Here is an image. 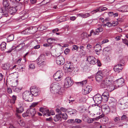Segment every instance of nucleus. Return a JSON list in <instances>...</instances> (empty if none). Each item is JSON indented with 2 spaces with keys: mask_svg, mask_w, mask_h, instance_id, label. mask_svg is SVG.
I'll list each match as a JSON object with an SVG mask.
<instances>
[{
  "mask_svg": "<svg viewBox=\"0 0 128 128\" xmlns=\"http://www.w3.org/2000/svg\"><path fill=\"white\" fill-rule=\"evenodd\" d=\"M97 64L98 66H100L101 65V63L100 60H97Z\"/></svg>",
  "mask_w": 128,
  "mask_h": 128,
  "instance_id": "nucleus-64",
  "label": "nucleus"
},
{
  "mask_svg": "<svg viewBox=\"0 0 128 128\" xmlns=\"http://www.w3.org/2000/svg\"><path fill=\"white\" fill-rule=\"evenodd\" d=\"M111 111L112 113H115L116 112V108L115 106H112L110 108Z\"/></svg>",
  "mask_w": 128,
  "mask_h": 128,
  "instance_id": "nucleus-38",
  "label": "nucleus"
},
{
  "mask_svg": "<svg viewBox=\"0 0 128 128\" xmlns=\"http://www.w3.org/2000/svg\"><path fill=\"white\" fill-rule=\"evenodd\" d=\"M2 4L3 7L6 10H8L10 7V4L9 2L7 0H3Z\"/></svg>",
  "mask_w": 128,
  "mask_h": 128,
  "instance_id": "nucleus-22",
  "label": "nucleus"
},
{
  "mask_svg": "<svg viewBox=\"0 0 128 128\" xmlns=\"http://www.w3.org/2000/svg\"><path fill=\"white\" fill-rule=\"evenodd\" d=\"M122 8L124 10V12H128V6H122Z\"/></svg>",
  "mask_w": 128,
  "mask_h": 128,
  "instance_id": "nucleus-45",
  "label": "nucleus"
},
{
  "mask_svg": "<svg viewBox=\"0 0 128 128\" xmlns=\"http://www.w3.org/2000/svg\"><path fill=\"white\" fill-rule=\"evenodd\" d=\"M22 98L26 101L32 102L33 100V96L30 91H26L22 94Z\"/></svg>",
  "mask_w": 128,
  "mask_h": 128,
  "instance_id": "nucleus-6",
  "label": "nucleus"
},
{
  "mask_svg": "<svg viewBox=\"0 0 128 128\" xmlns=\"http://www.w3.org/2000/svg\"><path fill=\"white\" fill-rule=\"evenodd\" d=\"M74 119H71L68 120L67 121V122L69 123H74Z\"/></svg>",
  "mask_w": 128,
  "mask_h": 128,
  "instance_id": "nucleus-60",
  "label": "nucleus"
},
{
  "mask_svg": "<svg viewBox=\"0 0 128 128\" xmlns=\"http://www.w3.org/2000/svg\"><path fill=\"white\" fill-rule=\"evenodd\" d=\"M8 16V11L7 10H3L1 8H0V19L2 18H6Z\"/></svg>",
  "mask_w": 128,
  "mask_h": 128,
  "instance_id": "nucleus-17",
  "label": "nucleus"
},
{
  "mask_svg": "<svg viewBox=\"0 0 128 128\" xmlns=\"http://www.w3.org/2000/svg\"><path fill=\"white\" fill-rule=\"evenodd\" d=\"M24 107L22 106H21L18 108H16V112H17L19 113H21L24 111Z\"/></svg>",
  "mask_w": 128,
  "mask_h": 128,
  "instance_id": "nucleus-31",
  "label": "nucleus"
},
{
  "mask_svg": "<svg viewBox=\"0 0 128 128\" xmlns=\"http://www.w3.org/2000/svg\"><path fill=\"white\" fill-rule=\"evenodd\" d=\"M14 38V35L13 34H10L8 36L7 39L8 42H10L12 41Z\"/></svg>",
  "mask_w": 128,
  "mask_h": 128,
  "instance_id": "nucleus-32",
  "label": "nucleus"
},
{
  "mask_svg": "<svg viewBox=\"0 0 128 128\" xmlns=\"http://www.w3.org/2000/svg\"><path fill=\"white\" fill-rule=\"evenodd\" d=\"M94 50L96 54L102 50V47L99 44H96L94 47Z\"/></svg>",
  "mask_w": 128,
  "mask_h": 128,
  "instance_id": "nucleus-24",
  "label": "nucleus"
},
{
  "mask_svg": "<svg viewBox=\"0 0 128 128\" xmlns=\"http://www.w3.org/2000/svg\"><path fill=\"white\" fill-rule=\"evenodd\" d=\"M58 114L56 115L54 118V120L55 122H57L59 120L61 121L62 119L61 117Z\"/></svg>",
  "mask_w": 128,
  "mask_h": 128,
  "instance_id": "nucleus-28",
  "label": "nucleus"
},
{
  "mask_svg": "<svg viewBox=\"0 0 128 128\" xmlns=\"http://www.w3.org/2000/svg\"><path fill=\"white\" fill-rule=\"evenodd\" d=\"M30 90L32 96H38L40 92V89L34 86H31Z\"/></svg>",
  "mask_w": 128,
  "mask_h": 128,
  "instance_id": "nucleus-7",
  "label": "nucleus"
},
{
  "mask_svg": "<svg viewBox=\"0 0 128 128\" xmlns=\"http://www.w3.org/2000/svg\"><path fill=\"white\" fill-rule=\"evenodd\" d=\"M50 90L51 92L55 94L61 95L63 94V92L61 87L56 83L52 84L50 86Z\"/></svg>",
  "mask_w": 128,
  "mask_h": 128,
  "instance_id": "nucleus-2",
  "label": "nucleus"
},
{
  "mask_svg": "<svg viewBox=\"0 0 128 128\" xmlns=\"http://www.w3.org/2000/svg\"><path fill=\"white\" fill-rule=\"evenodd\" d=\"M124 80L122 78H120L116 80L115 82L116 86L118 87H120L124 84Z\"/></svg>",
  "mask_w": 128,
  "mask_h": 128,
  "instance_id": "nucleus-14",
  "label": "nucleus"
},
{
  "mask_svg": "<svg viewBox=\"0 0 128 128\" xmlns=\"http://www.w3.org/2000/svg\"><path fill=\"white\" fill-rule=\"evenodd\" d=\"M38 102H33L32 104L30 107L34 108L38 104Z\"/></svg>",
  "mask_w": 128,
  "mask_h": 128,
  "instance_id": "nucleus-51",
  "label": "nucleus"
},
{
  "mask_svg": "<svg viewBox=\"0 0 128 128\" xmlns=\"http://www.w3.org/2000/svg\"><path fill=\"white\" fill-rule=\"evenodd\" d=\"M112 24L113 26H115L117 25H118V22L116 21H113L112 22Z\"/></svg>",
  "mask_w": 128,
  "mask_h": 128,
  "instance_id": "nucleus-50",
  "label": "nucleus"
},
{
  "mask_svg": "<svg viewBox=\"0 0 128 128\" xmlns=\"http://www.w3.org/2000/svg\"><path fill=\"white\" fill-rule=\"evenodd\" d=\"M19 7H20V6H16L15 7H10L8 10L11 14H13L14 13L16 12Z\"/></svg>",
  "mask_w": 128,
  "mask_h": 128,
  "instance_id": "nucleus-20",
  "label": "nucleus"
},
{
  "mask_svg": "<svg viewBox=\"0 0 128 128\" xmlns=\"http://www.w3.org/2000/svg\"><path fill=\"white\" fill-rule=\"evenodd\" d=\"M43 46H44L46 47H48V46H51L52 45L50 44V43H45L43 45Z\"/></svg>",
  "mask_w": 128,
  "mask_h": 128,
  "instance_id": "nucleus-57",
  "label": "nucleus"
},
{
  "mask_svg": "<svg viewBox=\"0 0 128 128\" xmlns=\"http://www.w3.org/2000/svg\"><path fill=\"white\" fill-rule=\"evenodd\" d=\"M103 30V28L101 27H100L96 29L95 31L96 32L98 33L102 32Z\"/></svg>",
  "mask_w": 128,
  "mask_h": 128,
  "instance_id": "nucleus-37",
  "label": "nucleus"
},
{
  "mask_svg": "<svg viewBox=\"0 0 128 128\" xmlns=\"http://www.w3.org/2000/svg\"><path fill=\"white\" fill-rule=\"evenodd\" d=\"M63 73L60 71L57 72L54 75V79L57 81L60 80L62 78Z\"/></svg>",
  "mask_w": 128,
  "mask_h": 128,
  "instance_id": "nucleus-11",
  "label": "nucleus"
},
{
  "mask_svg": "<svg viewBox=\"0 0 128 128\" xmlns=\"http://www.w3.org/2000/svg\"><path fill=\"white\" fill-rule=\"evenodd\" d=\"M25 46L24 43H20L18 46L15 47V50L16 51H19L22 49V48Z\"/></svg>",
  "mask_w": 128,
  "mask_h": 128,
  "instance_id": "nucleus-25",
  "label": "nucleus"
},
{
  "mask_svg": "<svg viewBox=\"0 0 128 128\" xmlns=\"http://www.w3.org/2000/svg\"><path fill=\"white\" fill-rule=\"evenodd\" d=\"M86 60L91 64H94L97 62V60L95 58L92 56H88Z\"/></svg>",
  "mask_w": 128,
  "mask_h": 128,
  "instance_id": "nucleus-16",
  "label": "nucleus"
},
{
  "mask_svg": "<svg viewBox=\"0 0 128 128\" xmlns=\"http://www.w3.org/2000/svg\"><path fill=\"white\" fill-rule=\"evenodd\" d=\"M127 117L126 115H123L121 117V120L124 121L127 119Z\"/></svg>",
  "mask_w": 128,
  "mask_h": 128,
  "instance_id": "nucleus-43",
  "label": "nucleus"
},
{
  "mask_svg": "<svg viewBox=\"0 0 128 128\" xmlns=\"http://www.w3.org/2000/svg\"><path fill=\"white\" fill-rule=\"evenodd\" d=\"M22 116L24 118H25L27 116H30L28 112H27V110L26 112L22 114Z\"/></svg>",
  "mask_w": 128,
  "mask_h": 128,
  "instance_id": "nucleus-44",
  "label": "nucleus"
},
{
  "mask_svg": "<svg viewBox=\"0 0 128 128\" xmlns=\"http://www.w3.org/2000/svg\"><path fill=\"white\" fill-rule=\"evenodd\" d=\"M109 41V40L108 39H105V40H104L102 41V44H104L105 43L108 42Z\"/></svg>",
  "mask_w": 128,
  "mask_h": 128,
  "instance_id": "nucleus-61",
  "label": "nucleus"
},
{
  "mask_svg": "<svg viewBox=\"0 0 128 128\" xmlns=\"http://www.w3.org/2000/svg\"><path fill=\"white\" fill-rule=\"evenodd\" d=\"M87 82V81L86 80L83 81L81 82H78V83L79 84L81 85V86H83Z\"/></svg>",
  "mask_w": 128,
  "mask_h": 128,
  "instance_id": "nucleus-36",
  "label": "nucleus"
},
{
  "mask_svg": "<svg viewBox=\"0 0 128 128\" xmlns=\"http://www.w3.org/2000/svg\"><path fill=\"white\" fill-rule=\"evenodd\" d=\"M74 123H80L82 122V120L80 119H76L74 120Z\"/></svg>",
  "mask_w": 128,
  "mask_h": 128,
  "instance_id": "nucleus-53",
  "label": "nucleus"
},
{
  "mask_svg": "<svg viewBox=\"0 0 128 128\" xmlns=\"http://www.w3.org/2000/svg\"><path fill=\"white\" fill-rule=\"evenodd\" d=\"M56 111L58 113V114L60 115H62V112L61 110H60L58 108H57L56 110Z\"/></svg>",
  "mask_w": 128,
  "mask_h": 128,
  "instance_id": "nucleus-54",
  "label": "nucleus"
},
{
  "mask_svg": "<svg viewBox=\"0 0 128 128\" xmlns=\"http://www.w3.org/2000/svg\"><path fill=\"white\" fill-rule=\"evenodd\" d=\"M74 82L71 79L70 77H66L64 80V86L66 88H68L71 86L73 84Z\"/></svg>",
  "mask_w": 128,
  "mask_h": 128,
  "instance_id": "nucleus-10",
  "label": "nucleus"
},
{
  "mask_svg": "<svg viewBox=\"0 0 128 128\" xmlns=\"http://www.w3.org/2000/svg\"><path fill=\"white\" fill-rule=\"evenodd\" d=\"M107 26L109 27H111L112 26H113L112 25V23H111L110 22H108L106 23Z\"/></svg>",
  "mask_w": 128,
  "mask_h": 128,
  "instance_id": "nucleus-58",
  "label": "nucleus"
},
{
  "mask_svg": "<svg viewBox=\"0 0 128 128\" xmlns=\"http://www.w3.org/2000/svg\"><path fill=\"white\" fill-rule=\"evenodd\" d=\"M78 16L83 17V18H86L90 16V14L88 13L86 14H77Z\"/></svg>",
  "mask_w": 128,
  "mask_h": 128,
  "instance_id": "nucleus-26",
  "label": "nucleus"
},
{
  "mask_svg": "<svg viewBox=\"0 0 128 128\" xmlns=\"http://www.w3.org/2000/svg\"><path fill=\"white\" fill-rule=\"evenodd\" d=\"M15 48L14 46H12L11 48L8 51L6 52V53H10L13 50H15Z\"/></svg>",
  "mask_w": 128,
  "mask_h": 128,
  "instance_id": "nucleus-42",
  "label": "nucleus"
},
{
  "mask_svg": "<svg viewBox=\"0 0 128 128\" xmlns=\"http://www.w3.org/2000/svg\"><path fill=\"white\" fill-rule=\"evenodd\" d=\"M104 114L102 113V114L100 115L99 116L96 117V118H92V122H94L96 121H98L99 119L104 117Z\"/></svg>",
  "mask_w": 128,
  "mask_h": 128,
  "instance_id": "nucleus-30",
  "label": "nucleus"
},
{
  "mask_svg": "<svg viewBox=\"0 0 128 128\" xmlns=\"http://www.w3.org/2000/svg\"><path fill=\"white\" fill-rule=\"evenodd\" d=\"M10 67L9 64H5L2 65V68L3 69L5 70H6L9 69Z\"/></svg>",
  "mask_w": 128,
  "mask_h": 128,
  "instance_id": "nucleus-33",
  "label": "nucleus"
},
{
  "mask_svg": "<svg viewBox=\"0 0 128 128\" xmlns=\"http://www.w3.org/2000/svg\"><path fill=\"white\" fill-rule=\"evenodd\" d=\"M102 9V7H101L98 8L97 9L94 10L93 11V12L94 13H96L98 12H102L104 11Z\"/></svg>",
  "mask_w": 128,
  "mask_h": 128,
  "instance_id": "nucleus-35",
  "label": "nucleus"
},
{
  "mask_svg": "<svg viewBox=\"0 0 128 128\" xmlns=\"http://www.w3.org/2000/svg\"><path fill=\"white\" fill-rule=\"evenodd\" d=\"M127 98V96L124 97L120 100L118 102V106L120 110H123L126 108L125 103H126Z\"/></svg>",
  "mask_w": 128,
  "mask_h": 128,
  "instance_id": "nucleus-9",
  "label": "nucleus"
},
{
  "mask_svg": "<svg viewBox=\"0 0 128 128\" xmlns=\"http://www.w3.org/2000/svg\"><path fill=\"white\" fill-rule=\"evenodd\" d=\"M27 112H28L29 116L30 115L32 116H34L36 114L34 108H30L28 109L27 110Z\"/></svg>",
  "mask_w": 128,
  "mask_h": 128,
  "instance_id": "nucleus-23",
  "label": "nucleus"
},
{
  "mask_svg": "<svg viewBox=\"0 0 128 128\" xmlns=\"http://www.w3.org/2000/svg\"><path fill=\"white\" fill-rule=\"evenodd\" d=\"M70 49L68 48H66L64 51V53L65 54H67L70 52Z\"/></svg>",
  "mask_w": 128,
  "mask_h": 128,
  "instance_id": "nucleus-56",
  "label": "nucleus"
},
{
  "mask_svg": "<svg viewBox=\"0 0 128 128\" xmlns=\"http://www.w3.org/2000/svg\"><path fill=\"white\" fill-rule=\"evenodd\" d=\"M20 70L22 69V71L25 68V66L23 64H21L20 66Z\"/></svg>",
  "mask_w": 128,
  "mask_h": 128,
  "instance_id": "nucleus-48",
  "label": "nucleus"
},
{
  "mask_svg": "<svg viewBox=\"0 0 128 128\" xmlns=\"http://www.w3.org/2000/svg\"><path fill=\"white\" fill-rule=\"evenodd\" d=\"M40 111L41 112H44V116H50L51 115H53L54 114V111L53 110H49L46 109L43 107L40 108Z\"/></svg>",
  "mask_w": 128,
  "mask_h": 128,
  "instance_id": "nucleus-8",
  "label": "nucleus"
},
{
  "mask_svg": "<svg viewBox=\"0 0 128 128\" xmlns=\"http://www.w3.org/2000/svg\"><path fill=\"white\" fill-rule=\"evenodd\" d=\"M124 64H118L115 66L114 68V71L116 72H119L122 71L123 68V66Z\"/></svg>",
  "mask_w": 128,
  "mask_h": 128,
  "instance_id": "nucleus-13",
  "label": "nucleus"
},
{
  "mask_svg": "<svg viewBox=\"0 0 128 128\" xmlns=\"http://www.w3.org/2000/svg\"><path fill=\"white\" fill-rule=\"evenodd\" d=\"M62 118L64 120H66L68 118V116L66 113L62 114Z\"/></svg>",
  "mask_w": 128,
  "mask_h": 128,
  "instance_id": "nucleus-40",
  "label": "nucleus"
},
{
  "mask_svg": "<svg viewBox=\"0 0 128 128\" xmlns=\"http://www.w3.org/2000/svg\"><path fill=\"white\" fill-rule=\"evenodd\" d=\"M78 46L76 45H74L72 46V50H76V51H78Z\"/></svg>",
  "mask_w": 128,
  "mask_h": 128,
  "instance_id": "nucleus-39",
  "label": "nucleus"
},
{
  "mask_svg": "<svg viewBox=\"0 0 128 128\" xmlns=\"http://www.w3.org/2000/svg\"><path fill=\"white\" fill-rule=\"evenodd\" d=\"M106 73L100 70L95 75V79L96 82H99L104 80L107 76Z\"/></svg>",
  "mask_w": 128,
  "mask_h": 128,
  "instance_id": "nucleus-5",
  "label": "nucleus"
},
{
  "mask_svg": "<svg viewBox=\"0 0 128 128\" xmlns=\"http://www.w3.org/2000/svg\"><path fill=\"white\" fill-rule=\"evenodd\" d=\"M13 87L12 88L13 91L15 92H20V90L22 89V87H16V86H12Z\"/></svg>",
  "mask_w": 128,
  "mask_h": 128,
  "instance_id": "nucleus-27",
  "label": "nucleus"
},
{
  "mask_svg": "<svg viewBox=\"0 0 128 128\" xmlns=\"http://www.w3.org/2000/svg\"><path fill=\"white\" fill-rule=\"evenodd\" d=\"M123 42L128 46V41L126 39H122Z\"/></svg>",
  "mask_w": 128,
  "mask_h": 128,
  "instance_id": "nucleus-47",
  "label": "nucleus"
},
{
  "mask_svg": "<svg viewBox=\"0 0 128 128\" xmlns=\"http://www.w3.org/2000/svg\"><path fill=\"white\" fill-rule=\"evenodd\" d=\"M112 78V76H107L105 80L102 82L100 85L101 87L102 88H106L110 91L114 90V88L113 86Z\"/></svg>",
  "mask_w": 128,
  "mask_h": 128,
  "instance_id": "nucleus-1",
  "label": "nucleus"
},
{
  "mask_svg": "<svg viewBox=\"0 0 128 128\" xmlns=\"http://www.w3.org/2000/svg\"><path fill=\"white\" fill-rule=\"evenodd\" d=\"M101 108L102 110L106 114L110 112V108L108 105L106 104H104L102 106Z\"/></svg>",
  "mask_w": 128,
  "mask_h": 128,
  "instance_id": "nucleus-19",
  "label": "nucleus"
},
{
  "mask_svg": "<svg viewBox=\"0 0 128 128\" xmlns=\"http://www.w3.org/2000/svg\"><path fill=\"white\" fill-rule=\"evenodd\" d=\"M7 92L9 94H11L12 93V92L11 88L9 87H7Z\"/></svg>",
  "mask_w": 128,
  "mask_h": 128,
  "instance_id": "nucleus-46",
  "label": "nucleus"
},
{
  "mask_svg": "<svg viewBox=\"0 0 128 128\" xmlns=\"http://www.w3.org/2000/svg\"><path fill=\"white\" fill-rule=\"evenodd\" d=\"M126 101V103H125L126 108H128V97Z\"/></svg>",
  "mask_w": 128,
  "mask_h": 128,
  "instance_id": "nucleus-62",
  "label": "nucleus"
},
{
  "mask_svg": "<svg viewBox=\"0 0 128 128\" xmlns=\"http://www.w3.org/2000/svg\"><path fill=\"white\" fill-rule=\"evenodd\" d=\"M87 34L86 32H83L81 34V36L82 37H87Z\"/></svg>",
  "mask_w": 128,
  "mask_h": 128,
  "instance_id": "nucleus-55",
  "label": "nucleus"
},
{
  "mask_svg": "<svg viewBox=\"0 0 128 128\" xmlns=\"http://www.w3.org/2000/svg\"><path fill=\"white\" fill-rule=\"evenodd\" d=\"M42 27H43V26H40L38 27L36 26L31 27L28 28L22 32L21 34H26L34 33L38 30L40 31L43 30L44 29L42 28Z\"/></svg>",
  "mask_w": 128,
  "mask_h": 128,
  "instance_id": "nucleus-3",
  "label": "nucleus"
},
{
  "mask_svg": "<svg viewBox=\"0 0 128 128\" xmlns=\"http://www.w3.org/2000/svg\"><path fill=\"white\" fill-rule=\"evenodd\" d=\"M92 90V87L89 86H88L84 88V91H82V94L84 95H86L88 94Z\"/></svg>",
  "mask_w": 128,
  "mask_h": 128,
  "instance_id": "nucleus-21",
  "label": "nucleus"
},
{
  "mask_svg": "<svg viewBox=\"0 0 128 128\" xmlns=\"http://www.w3.org/2000/svg\"><path fill=\"white\" fill-rule=\"evenodd\" d=\"M101 96L102 101L104 102H106L108 100L109 96V93L108 92H105L103 93Z\"/></svg>",
  "mask_w": 128,
  "mask_h": 128,
  "instance_id": "nucleus-15",
  "label": "nucleus"
},
{
  "mask_svg": "<svg viewBox=\"0 0 128 128\" xmlns=\"http://www.w3.org/2000/svg\"><path fill=\"white\" fill-rule=\"evenodd\" d=\"M6 42H2L0 45V49L2 51H4L6 48Z\"/></svg>",
  "mask_w": 128,
  "mask_h": 128,
  "instance_id": "nucleus-29",
  "label": "nucleus"
},
{
  "mask_svg": "<svg viewBox=\"0 0 128 128\" xmlns=\"http://www.w3.org/2000/svg\"><path fill=\"white\" fill-rule=\"evenodd\" d=\"M55 40V39L54 38H50L47 39V41L48 43H50L52 45V43L54 42Z\"/></svg>",
  "mask_w": 128,
  "mask_h": 128,
  "instance_id": "nucleus-34",
  "label": "nucleus"
},
{
  "mask_svg": "<svg viewBox=\"0 0 128 128\" xmlns=\"http://www.w3.org/2000/svg\"><path fill=\"white\" fill-rule=\"evenodd\" d=\"M108 15L111 16H113L114 12H109L108 13Z\"/></svg>",
  "mask_w": 128,
  "mask_h": 128,
  "instance_id": "nucleus-63",
  "label": "nucleus"
},
{
  "mask_svg": "<svg viewBox=\"0 0 128 128\" xmlns=\"http://www.w3.org/2000/svg\"><path fill=\"white\" fill-rule=\"evenodd\" d=\"M93 99L95 103L99 104L102 101L101 96L99 94H97L95 95L93 98Z\"/></svg>",
  "mask_w": 128,
  "mask_h": 128,
  "instance_id": "nucleus-12",
  "label": "nucleus"
},
{
  "mask_svg": "<svg viewBox=\"0 0 128 128\" xmlns=\"http://www.w3.org/2000/svg\"><path fill=\"white\" fill-rule=\"evenodd\" d=\"M120 120V118L119 116L116 117L114 119V120L115 122H117Z\"/></svg>",
  "mask_w": 128,
  "mask_h": 128,
  "instance_id": "nucleus-49",
  "label": "nucleus"
},
{
  "mask_svg": "<svg viewBox=\"0 0 128 128\" xmlns=\"http://www.w3.org/2000/svg\"><path fill=\"white\" fill-rule=\"evenodd\" d=\"M104 50L108 52L110 51L111 50V49L110 47H108L105 48Z\"/></svg>",
  "mask_w": 128,
  "mask_h": 128,
  "instance_id": "nucleus-59",
  "label": "nucleus"
},
{
  "mask_svg": "<svg viewBox=\"0 0 128 128\" xmlns=\"http://www.w3.org/2000/svg\"><path fill=\"white\" fill-rule=\"evenodd\" d=\"M77 112V111L75 110L74 109L73 110H72L70 112V115L74 116L75 114H76Z\"/></svg>",
  "mask_w": 128,
  "mask_h": 128,
  "instance_id": "nucleus-41",
  "label": "nucleus"
},
{
  "mask_svg": "<svg viewBox=\"0 0 128 128\" xmlns=\"http://www.w3.org/2000/svg\"><path fill=\"white\" fill-rule=\"evenodd\" d=\"M55 55L56 56V61L57 64L60 65H62L64 62V58L63 56L60 55V48H55Z\"/></svg>",
  "mask_w": 128,
  "mask_h": 128,
  "instance_id": "nucleus-4",
  "label": "nucleus"
},
{
  "mask_svg": "<svg viewBox=\"0 0 128 128\" xmlns=\"http://www.w3.org/2000/svg\"><path fill=\"white\" fill-rule=\"evenodd\" d=\"M73 66L72 65V64L71 62H70L69 63H67L66 64H64V68L66 70L67 69L68 71L71 72L72 70Z\"/></svg>",
  "mask_w": 128,
  "mask_h": 128,
  "instance_id": "nucleus-18",
  "label": "nucleus"
},
{
  "mask_svg": "<svg viewBox=\"0 0 128 128\" xmlns=\"http://www.w3.org/2000/svg\"><path fill=\"white\" fill-rule=\"evenodd\" d=\"M29 67L31 69H34L35 68V66L34 64H31L29 65Z\"/></svg>",
  "mask_w": 128,
  "mask_h": 128,
  "instance_id": "nucleus-52",
  "label": "nucleus"
}]
</instances>
